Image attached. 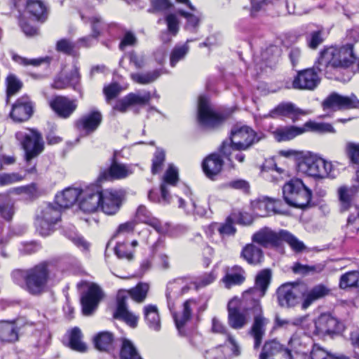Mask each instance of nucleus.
<instances>
[{"instance_id":"f257e3e1","label":"nucleus","mask_w":359,"mask_h":359,"mask_svg":"<svg viewBox=\"0 0 359 359\" xmlns=\"http://www.w3.org/2000/svg\"><path fill=\"white\" fill-rule=\"evenodd\" d=\"M355 59L353 45L347 43L339 48L330 47L325 49L320 53L316 66L320 72H324L327 78H331L330 74L332 70L348 67Z\"/></svg>"},{"instance_id":"f03ea898","label":"nucleus","mask_w":359,"mask_h":359,"mask_svg":"<svg viewBox=\"0 0 359 359\" xmlns=\"http://www.w3.org/2000/svg\"><path fill=\"white\" fill-rule=\"evenodd\" d=\"M259 135L252 128L241 124L234 125L228 139L224 140L218 150L228 161L232 162V151H246L253 144L260 141Z\"/></svg>"},{"instance_id":"7ed1b4c3","label":"nucleus","mask_w":359,"mask_h":359,"mask_svg":"<svg viewBox=\"0 0 359 359\" xmlns=\"http://www.w3.org/2000/svg\"><path fill=\"white\" fill-rule=\"evenodd\" d=\"M50 277L48 264L41 262L26 270L18 269L13 272V278L29 294L38 296L46 291Z\"/></svg>"},{"instance_id":"20e7f679","label":"nucleus","mask_w":359,"mask_h":359,"mask_svg":"<svg viewBox=\"0 0 359 359\" xmlns=\"http://www.w3.org/2000/svg\"><path fill=\"white\" fill-rule=\"evenodd\" d=\"M297 170L315 178L334 177L335 173L331 162L314 156H304L298 160Z\"/></svg>"},{"instance_id":"39448f33","label":"nucleus","mask_w":359,"mask_h":359,"mask_svg":"<svg viewBox=\"0 0 359 359\" xmlns=\"http://www.w3.org/2000/svg\"><path fill=\"white\" fill-rule=\"evenodd\" d=\"M285 202L291 206L304 209L308 206L312 193L299 179L291 180L283 187Z\"/></svg>"},{"instance_id":"423d86ee","label":"nucleus","mask_w":359,"mask_h":359,"mask_svg":"<svg viewBox=\"0 0 359 359\" xmlns=\"http://www.w3.org/2000/svg\"><path fill=\"white\" fill-rule=\"evenodd\" d=\"M15 137L25 151V159L27 163L36 158L44 149L42 135L35 129L18 131L15 133Z\"/></svg>"},{"instance_id":"0eeeda50","label":"nucleus","mask_w":359,"mask_h":359,"mask_svg":"<svg viewBox=\"0 0 359 359\" xmlns=\"http://www.w3.org/2000/svg\"><path fill=\"white\" fill-rule=\"evenodd\" d=\"M60 208L58 205L48 204L43 207L36 218L37 231L43 236H48L54 229V226L60 221Z\"/></svg>"},{"instance_id":"6e6552de","label":"nucleus","mask_w":359,"mask_h":359,"mask_svg":"<svg viewBox=\"0 0 359 359\" xmlns=\"http://www.w3.org/2000/svg\"><path fill=\"white\" fill-rule=\"evenodd\" d=\"M226 116L217 113L211 107L208 99L203 95L198 98V121L201 125L208 128H216L220 126Z\"/></svg>"},{"instance_id":"1a4fd4ad","label":"nucleus","mask_w":359,"mask_h":359,"mask_svg":"<svg viewBox=\"0 0 359 359\" xmlns=\"http://www.w3.org/2000/svg\"><path fill=\"white\" fill-rule=\"evenodd\" d=\"M151 97L150 92H145L143 95L130 93L116 101L112 105L111 114L113 116H115L116 112L124 114L131 107L145 105L150 101Z\"/></svg>"},{"instance_id":"9d476101","label":"nucleus","mask_w":359,"mask_h":359,"mask_svg":"<svg viewBox=\"0 0 359 359\" xmlns=\"http://www.w3.org/2000/svg\"><path fill=\"white\" fill-rule=\"evenodd\" d=\"M103 297L101 287L96 283H90L81 298L83 313L85 316L90 315L97 309Z\"/></svg>"},{"instance_id":"9b49d317","label":"nucleus","mask_w":359,"mask_h":359,"mask_svg":"<svg viewBox=\"0 0 359 359\" xmlns=\"http://www.w3.org/2000/svg\"><path fill=\"white\" fill-rule=\"evenodd\" d=\"M358 106L359 100L354 94L344 96L337 93H332L323 102L324 109L335 111L357 108Z\"/></svg>"},{"instance_id":"f8f14e48","label":"nucleus","mask_w":359,"mask_h":359,"mask_svg":"<svg viewBox=\"0 0 359 359\" xmlns=\"http://www.w3.org/2000/svg\"><path fill=\"white\" fill-rule=\"evenodd\" d=\"M309 114V111L297 107L292 102H286L278 104L274 109L270 111L266 116L273 118L284 117L290 119L292 123H296L301 119L302 116Z\"/></svg>"},{"instance_id":"ddd939ff","label":"nucleus","mask_w":359,"mask_h":359,"mask_svg":"<svg viewBox=\"0 0 359 359\" xmlns=\"http://www.w3.org/2000/svg\"><path fill=\"white\" fill-rule=\"evenodd\" d=\"M33 112L34 103L28 96L24 95L12 105L10 116L15 122H23L29 119Z\"/></svg>"},{"instance_id":"4468645a","label":"nucleus","mask_w":359,"mask_h":359,"mask_svg":"<svg viewBox=\"0 0 359 359\" xmlns=\"http://www.w3.org/2000/svg\"><path fill=\"white\" fill-rule=\"evenodd\" d=\"M102 121V115L98 110H92L83 115L74 123L75 128L86 135L93 133L100 126Z\"/></svg>"},{"instance_id":"2eb2a0df","label":"nucleus","mask_w":359,"mask_h":359,"mask_svg":"<svg viewBox=\"0 0 359 359\" xmlns=\"http://www.w3.org/2000/svg\"><path fill=\"white\" fill-rule=\"evenodd\" d=\"M259 294L256 290L249 289L243 294L241 300L239 299V306L247 315L252 314L253 318L263 315Z\"/></svg>"},{"instance_id":"dca6fc26","label":"nucleus","mask_w":359,"mask_h":359,"mask_svg":"<svg viewBox=\"0 0 359 359\" xmlns=\"http://www.w3.org/2000/svg\"><path fill=\"white\" fill-rule=\"evenodd\" d=\"M118 153V151H114L111 159V165L107 171L100 174V180H107L109 178L113 180L124 179L133 172L132 165L120 163L117 161L116 157Z\"/></svg>"},{"instance_id":"f3484780","label":"nucleus","mask_w":359,"mask_h":359,"mask_svg":"<svg viewBox=\"0 0 359 359\" xmlns=\"http://www.w3.org/2000/svg\"><path fill=\"white\" fill-rule=\"evenodd\" d=\"M228 324L235 330L243 328L248 323L247 314L239 306V299H231L227 305Z\"/></svg>"},{"instance_id":"a211bd4d","label":"nucleus","mask_w":359,"mask_h":359,"mask_svg":"<svg viewBox=\"0 0 359 359\" xmlns=\"http://www.w3.org/2000/svg\"><path fill=\"white\" fill-rule=\"evenodd\" d=\"M82 198L79 208L84 212H93L100 208L102 201V190L98 187H93L81 192Z\"/></svg>"},{"instance_id":"6ab92c4d","label":"nucleus","mask_w":359,"mask_h":359,"mask_svg":"<svg viewBox=\"0 0 359 359\" xmlns=\"http://www.w3.org/2000/svg\"><path fill=\"white\" fill-rule=\"evenodd\" d=\"M320 81L317 72L314 68H309L299 71L294 79L292 86L295 89L314 90Z\"/></svg>"},{"instance_id":"aec40b11","label":"nucleus","mask_w":359,"mask_h":359,"mask_svg":"<svg viewBox=\"0 0 359 359\" xmlns=\"http://www.w3.org/2000/svg\"><path fill=\"white\" fill-rule=\"evenodd\" d=\"M259 359H293L291 351L276 339L265 342Z\"/></svg>"},{"instance_id":"412c9836","label":"nucleus","mask_w":359,"mask_h":359,"mask_svg":"<svg viewBox=\"0 0 359 359\" xmlns=\"http://www.w3.org/2000/svg\"><path fill=\"white\" fill-rule=\"evenodd\" d=\"M50 108L62 118H69L77 108V100L57 95L49 102Z\"/></svg>"},{"instance_id":"4be33fe9","label":"nucleus","mask_w":359,"mask_h":359,"mask_svg":"<svg viewBox=\"0 0 359 359\" xmlns=\"http://www.w3.org/2000/svg\"><path fill=\"white\" fill-rule=\"evenodd\" d=\"M314 333L318 335L339 332L342 324L330 314L320 315L314 322Z\"/></svg>"},{"instance_id":"5701e85b","label":"nucleus","mask_w":359,"mask_h":359,"mask_svg":"<svg viewBox=\"0 0 359 359\" xmlns=\"http://www.w3.org/2000/svg\"><path fill=\"white\" fill-rule=\"evenodd\" d=\"M282 230L276 232L269 227H264L255 233L252 237L254 243L264 248L279 246L281 244Z\"/></svg>"},{"instance_id":"b1692460","label":"nucleus","mask_w":359,"mask_h":359,"mask_svg":"<svg viewBox=\"0 0 359 359\" xmlns=\"http://www.w3.org/2000/svg\"><path fill=\"white\" fill-rule=\"evenodd\" d=\"M277 299L281 307L290 308L298 303V290L292 283H285L277 290Z\"/></svg>"},{"instance_id":"393cba45","label":"nucleus","mask_w":359,"mask_h":359,"mask_svg":"<svg viewBox=\"0 0 359 359\" xmlns=\"http://www.w3.org/2000/svg\"><path fill=\"white\" fill-rule=\"evenodd\" d=\"M121 199L117 191L112 190L102 191V201L100 208L106 215L116 214L120 209Z\"/></svg>"},{"instance_id":"a878e982","label":"nucleus","mask_w":359,"mask_h":359,"mask_svg":"<svg viewBox=\"0 0 359 359\" xmlns=\"http://www.w3.org/2000/svg\"><path fill=\"white\" fill-rule=\"evenodd\" d=\"M91 10L92 8L88 6L85 10L79 12L81 19L83 21L88 20L91 25V35L90 36L81 38L79 40V42L80 43L85 42L86 46H88L90 45L89 42L92 38L97 39L100 35L102 29L103 22L102 18L99 15L90 16L89 14L90 13Z\"/></svg>"},{"instance_id":"bb28decb","label":"nucleus","mask_w":359,"mask_h":359,"mask_svg":"<svg viewBox=\"0 0 359 359\" xmlns=\"http://www.w3.org/2000/svg\"><path fill=\"white\" fill-rule=\"evenodd\" d=\"M269 322V319L265 318L264 315L253 318V322L248 334L254 340L255 349H258L261 346Z\"/></svg>"},{"instance_id":"cd10ccee","label":"nucleus","mask_w":359,"mask_h":359,"mask_svg":"<svg viewBox=\"0 0 359 359\" xmlns=\"http://www.w3.org/2000/svg\"><path fill=\"white\" fill-rule=\"evenodd\" d=\"M357 189L354 187H340L337 190L339 207L341 212L354 210Z\"/></svg>"},{"instance_id":"c85d7f7f","label":"nucleus","mask_w":359,"mask_h":359,"mask_svg":"<svg viewBox=\"0 0 359 359\" xmlns=\"http://www.w3.org/2000/svg\"><path fill=\"white\" fill-rule=\"evenodd\" d=\"M126 300V297L119 292L117 297V307L113 316L114 318L123 320L134 328L137 325L138 317L128 310Z\"/></svg>"},{"instance_id":"c756f323","label":"nucleus","mask_w":359,"mask_h":359,"mask_svg":"<svg viewBox=\"0 0 359 359\" xmlns=\"http://www.w3.org/2000/svg\"><path fill=\"white\" fill-rule=\"evenodd\" d=\"M25 7V11L38 20H45L48 16V8L44 1H15L14 6L18 8Z\"/></svg>"},{"instance_id":"7c9ffc66","label":"nucleus","mask_w":359,"mask_h":359,"mask_svg":"<svg viewBox=\"0 0 359 359\" xmlns=\"http://www.w3.org/2000/svg\"><path fill=\"white\" fill-rule=\"evenodd\" d=\"M223 155L219 153H213L204 159L202 167L205 175L210 178L217 175L222 170L224 161L222 159Z\"/></svg>"},{"instance_id":"2f4dec72","label":"nucleus","mask_w":359,"mask_h":359,"mask_svg":"<svg viewBox=\"0 0 359 359\" xmlns=\"http://www.w3.org/2000/svg\"><path fill=\"white\" fill-rule=\"evenodd\" d=\"M330 292V290L323 284H318L313 287L311 290L304 294V300L302 302V308L307 309L314 302L325 297Z\"/></svg>"},{"instance_id":"473e14b6","label":"nucleus","mask_w":359,"mask_h":359,"mask_svg":"<svg viewBox=\"0 0 359 359\" xmlns=\"http://www.w3.org/2000/svg\"><path fill=\"white\" fill-rule=\"evenodd\" d=\"M304 133V126H294L278 128L273 132L274 138L278 142L289 141Z\"/></svg>"},{"instance_id":"72a5a7b5","label":"nucleus","mask_w":359,"mask_h":359,"mask_svg":"<svg viewBox=\"0 0 359 359\" xmlns=\"http://www.w3.org/2000/svg\"><path fill=\"white\" fill-rule=\"evenodd\" d=\"M81 194L80 189L69 187L65 189L60 194L57 195L55 201L60 208H67L75 203Z\"/></svg>"},{"instance_id":"f704fd0d","label":"nucleus","mask_w":359,"mask_h":359,"mask_svg":"<svg viewBox=\"0 0 359 359\" xmlns=\"http://www.w3.org/2000/svg\"><path fill=\"white\" fill-rule=\"evenodd\" d=\"M143 311L148 327L154 331H159L161 330V318L157 306L153 304L146 305Z\"/></svg>"},{"instance_id":"c9c22d12","label":"nucleus","mask_w":359,"mask_h":359,"mask_svg":"<svg viewBox=\"0 0 359 359\" xmlns=\"http://www.w3.org/2000/svg\"><path fill=\"white\" fill-rule=\"evenodd\" d=\"M241 256L252 265L260 264L264 259L262 250L253 244H248L245 246L242 250Z\"/></svg>"},{"instance_id":"e433bc0d","label":"nucleus","mask_w":359,"mask_h":359,"mask_svg":"<svg viewBox=\"0 0 359 359\" xmlns=\"http://www.w3.org/2000/svg\"><path fill=\"white\" fill-rule=\"evenodd\" d=\"M212 330L215 333L226 334V341L231 346V349L233 354L236 356L240 355V347L238 345L236 339L231 334L227 332L226 327L217 318H213L212 320Z\"/></svg>"},{"instance_id":"4c0bfd02","label":"nucleus","mask_w":359,"mask_h":359,"mask_svg":"<svg viewBox=\"0 0 359 359\" xmlns=\"http://www.w3.org/2000/svg\"><path fill=\"white\" fill-rule=\"evenodd\" d=\"M271 275L270 269H263L257 273L255 287L252 289L256 290V293L259 294V297H263L265 295L271 283Z\"/></svg>"},{"instance_id":"58836bf2","label":"nucleus","mask_w":359,"mask_h":359,"mask_svg":"<svg viewBox=\"0 0 359 359\" xmlns=\"http://www.w3.org/2000/svg\"><path fill=\"white\" fill-rule=\"evenodd\" d=\"M114 334L108 331L97 333L93 338L95 348L100 351H109L114 348Z\"/></svg>"},{"instance_id":"ea45409f","label":"nucleus","mask_w":359,"mask_h":359,"mask_svg":"<svg viewBox=\"0 0 359 359\" xmlns=\"http://www.w3.org/2000/svg\"><path fill=\"white\" fill-rule=\"evenodd\" d=\"M18 339V334L15 324L9 321L0 322V341L15 342Z\"/></svg>"},{"instance_id":"a19ab883","label":"nucleus","mask_w":359,"mask_h":359,"mask_svg":"<svg viewBox=\"0 0 359 359\" xmlns=\"http://www.w3.org/2000/svg\"><path fill=\"white\" fill-rule=\"evenodd\" d=\"M192 300H187L183 304V309L182 313H173L172 316L175 323V325L179 331L185 325V324L190 320L191 316V303Z\"/></svg>"},{"instance_id":"79ce46f5","label":"nucleus","mask_w":359,"mask_h":359,"mask_svg":"<svg viewBox=\"0 0 359 359\" xmlns=\"http://www.w3.org/2000/svg\"><path fill=\"white\" fill-rule=\"evenodd\" d=\"M14 203L8 194H0V215L9 221L14 215Z\"/></svg>"},{"instance_id":"37998d69","label":"nucleus","mask_w":359,"mask_h":359,"mask_svg":"<svg viewBox=\"0 0 359 359\" xmlns=\"http://www.w3.org/2000/svg\"><path fill=\"white\" fill-rule=\"evenodd\" d=\"M182 283H184V278H177L170 281L167 285L165 295L170 310L174 306L172 299L180 296V286Z\"/></svg>"},{"instance_id":"c03bdc74","label":"nucleus","mask_w":359,"mask_h":359,"mask_svg":"<svg viewBox=\"0 0 359 359\" xmlns=\"http://www.w3.org/2000/svg\"><path fill=\"white\" fill-rule=\"evenodd\" d=\"M161 74L160 69H155L144 73H133L130 74V78L137 83L146 85L155 81Z\"/></svg>"},{"instance_id":"a18cd8bd","label":"nucleus","mask_w":359,"mask_h":359,"mask_svg":"<svg viewBox=\"0 0 359 359\" xmlns=\"http://www.w3.org/2000/svg\"><path fill=\"white\" fill-rule=\"evenodd\" d=\"M304 133L311 131L319 134L334 133L335 130L330 123H318L313 121H309L304 124Z\"/></svg>"},{"instance_id":"49530a36","label":"nucleus","mask_w":359,"mask_h":359,"mask_svg":"<svg viewBox=\"0 0 359 359\" xmlns=\"http://www.w3.org/2000/svg\"><path fill=\"white\" fill-rule=\"evenodd\" d=\"M278 3H279L278 6L285 7L289 14L302 15L309 11L305 1H278Z\"/></svg>"},{"instance_id":"de8ad7c7","label":"nucleus","mask_w":359,"mask_h":359,"mask_svg":"<svg viewBox=\"0 0 359 359\" xmlns=\"http://www.w3.org/2000/svg\"><path fill=\"white\" fill-rule=\"evenodd\" d=\"M280 54V50L278 46L270 45L262 50L261 60L265 62L266 66L271 67L277 62Z\"/></svg>"},{"instance_id":"09e8293b","label":"nucleus","mask_w":359,"mask_h":359,"mask_svg":"<svg viewBox=\"0 0 359 359\" xmlns=\"http://www.w3.org/2000/svg\"><path fill=\"white\" fill-rule=\"evenodd\" d=\"M341 289L348 287H359V271H352L343 274L339 280Z\"/></svg>"},{"instance_id":"8fccbe9b","label":"nucleus","mask_w":359,"mask_h":359,"mask_svg":"<svg viewBox=\"0 0 359 359\" xmlns=\"http://www.w3.org/2000/svg\"><path fill=\"white\" fill-rule=\"evenodd\" d=\"M82 333L79 328L72 329L69 337V346L72 349L79 352H84L87 349L86 345L81 341Z\"/></svg>"},{"instance_id":"3c124183","label":"nucleus","mask_w":359,"mask_h":359,"mask_svg":"<svg viewBox=\"0 0 359 359\" xmlns=\"http://www.w3.org/2000/svg\"><path fill=\"white\" fill-rule=\"evenodd\" d=\"M149 290V285L146 283H139L135 287L131 288L128 293L136 302H143Z\"/></svg>"},{"instance_id":"603ef678","label":"nucleus","mask_w":359,"mask_h":359,"mask_svg":"<svg viewBox=\"0 0 359 359\" xmlns=\"http://www.w3.org/2000/svg\"><path fill=\"white\" fill-rule=\"evenodd\" d=\"M12 59L14 62L16 63L22 65V66H33V67H38L40 66L41 64L44 62H48L50 60V58L48 57H39V58H34V59H28L24 57H22L17 53L14 52H11Z\"/></svg>"},{"instance_id":"864d4df0","label":"nucleus","mask_w":359,"mask_h":359,"mask_svg":"<svg viewBox=\"0 0 359 359\" xmlns=\"http://www.w3.org/2000/svg\"><path fill=\"white\" fill-rule=\"evenodd\" d=\"M191 41H192V40L187 39L185 44L180 46H175L172 49L170 57V65L172 67H175L180 60H182L184 58L189 49L187 43Z\"/></svg>"},{"instance_id":"5fc2aeb1","label":"nucleus","mask_w":359,"mask_h":359,"mask_svg":"<svg viewBox=\"0 0 359 359\" xmlns=\"http://www.w3.org/2000/svg\"><path fill=\"white\" fill-rule=\"evenodd\" d=\"M177 13L187 18V23L184 26V29L191 33H196L200 25V18L198 16L180 9L177 11Z\"/></svg>"},{"instance_id":"6e6d98bb","label":"nucleus","mask_w":359,"mask_h":359,"mask_svg":"<svg viewBox=\"0 0 359 359\" xmlns=\"http://www.w3.org/2000/svg\"><path fill=\"white\" fill-rule=\"evenodd\" d=\"M7 102L9 97L15 95L22 87V81L14 74H9L6 78Z\"/></svg>"},{"instance_id":"4d7b16f0","label":"nucleus","mask_w":359,"mask_h":359,"mask_svg":"<svg viewBox=\"0 0 359 359\" xmlns=\"http://www.w3.org/2000/svg\"><path fill=\"white\" fill-rule=\"evenodd\" d=\"M139 355L133 344L130 340L124 339L120 351L121 359H134L135 356Z\"/></svg>"},{"instance_id":"13d9d810","label":"nucleus","mask_w":359,"mask_h":359,"mask_svg":"<svg viewBox=\"0 0 359 359\" xmlns=\"http://www.w3.org/2000/svg\"><path fill=\"white\" fill-rule=\"evenodd\" d=\"M321 265L309 266L304 265L300 263H295L292 266V271L296 274L302 276H307L310 273H320L323 271Z\"/></svg>"},{"instance_id":"bf43d9fd","label":"nucleus","mask_w":359,"mask_h":359,"mask_svg":"<svg viewBox=\"0 0 359 359\" xmlns=\"http://www.w3.org/2000/svg\"><path fill=\"white\" fill-rule=\"evenodd\" d=\"M282 241L287 243L292 249L296 252H301L305 248V245L302 241L285 230H282Z\"/></svg>"},{"instance_id":"052dcab7","label":"nucleus","mask_w":359,"mask_h":359,"mask_svg":"<svg viewBox=\"0 0 359 359\" xmlns=\"http://www.w3.org/2000/svg\"><path fill=\"white\" fill-rule=\"evenodd\" d=\"M56 50L58 52L69 55H75L76 54V44L67 39H60L57 42Z\"/></svg>"},{"instance_id":"680f3d73","label":"nucleus","mask_w":359,"mask_h":359,"mask_svg":"<svg viewBox=\"0 0 359 359\" xmlns=\"http://www.w3.org/2000/svg\"><path fill=\"white\" fill-rule=\"evenodd\" d=\"M240 272L234 273H227L223 278V282L226 287L230 288L233 285H240L245 280V277L243 274V271L239 268Z\"/></svg>"},{"instance_id":"e2e57ef3","label":"nucleus","mask_w":359,"mask_h":359,"mask_svg":"<svg viewBox=\"0 0 359 359\" xmlns=\"http://www.w3.org/2000/svg\"><path fill=\"white\" fill-rule=\"evenodd\" d=\"M129 244L126 243H118L116 244L114 252L117 257L120 259H126L132 260L134 257V250L129 249Z\"/></svg>"},{"instance_id":"0e129e2a","label":"nucleus","mask_w":359,"mask_h":359,"mask_svg":"<svg viewBox=\"0 0 359 359\" xmlns=\"http://www.w3.org/2000/svg\"><path fill=\"white\" fill-rule=\"evenodd\" d=\"M165 154L163 150L157 149L152 159L151 172L155 175L159 172L165 161Z\"/></svg>"},{"instance_id":"69168bd1","label":"nucleus","mask_w":359,"mask_h":359,"mask_svg":"<svg viewBox=\"0 0 359 359\" xmlns=\"http://www.w3.org/2000/svg\"><path fill=\"white\" fill-rule=\"evenodd\" d=\"M311 359H341V357H336L334 355L331 354L323 349L318 344L313 346L311 351Z\"/></svg>"},{"instance_id":"338daca9","label":"nucleus","mask_w":359,"mask_h":359,"mask_svg":"<svg viewBox=\"0 0 359 359\" xmlns=\"http://www.w3.org/2000/svg\"><path fill=\"white\" fill-rule=\"evenodd\" d=\"M121 91V88L116 83H113L105 86L103 89V93L105 95L107 103L111 104V100L116 98L120 94Z\"/></svg>"},{"instance_id":"774afa93","label":"nucleus","mask_w":359,"mask_h":359,"mask_svg":"<svg viewBox=\"0 0 359 359\" xmlns=\"http://www.w3.org/2000/svg\"><path fill=\"white\" fill-rule=\"evenodd\" d=\"M165 20L168 27V33L172 36H176L180 29V21L175 14L169 13Z\"/></svg>"}]
</instances>
